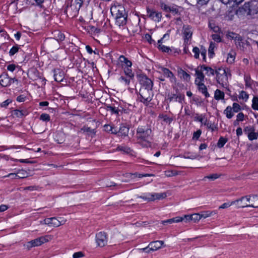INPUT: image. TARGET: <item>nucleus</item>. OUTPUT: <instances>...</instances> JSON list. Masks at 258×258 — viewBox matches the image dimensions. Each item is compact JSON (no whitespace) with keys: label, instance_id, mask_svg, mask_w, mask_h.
Instances as JSON below:
<instances>
[{"label":"nucleus","instance_id":"1","mask_svg":"<svg viewBox=\"0 0 258 258\" xmlns=\"http://www.w3.org/2000/svg\"><path fill=\"white\" fill-rule=\"evenodd\" d=\"M239 17L249 16L251 18L258 17V1L253 0L245 3L243 6L239 7L236 12Z\"/></svg>","mask_w":258,"mask_h":258},{"label":"nucleus","instance_id":"2","mask_svg":"<svg viewBox=\"0 0 258 258\" xmlns=\"http://www.w3.org/2000/svg\"><path fill=\"white\" fill-rule=\"evenodd\" d=\"M83 2V0H75L74 2L71 3L70 6L68 3L64 10L68 17L71 18L76 17L78 15Z\"/></svg>","mask_w":258,"mask_h":258},{"label":"nucleus","instance_id":"3","mask_svg":"<svg viewBox=\"0 0 258 258\" xmlns=\"http://www.w3.org/2000/svg\"><path fill=\"white\" fill-rule=\"evenodd\" d=\"M152 130L148 125H142L138 127L137 130V137L141 141L146 142L149 144V141L151 139Z\"/></svg>","mask_w":258,"mask_h":258},{"label":"nucleus","instance_id":"4","mask_svg":"<svg viewBox=\"0 0 258 258\" xmlns=\"http://www.w3.org/2000/svg\"><path fill=\"white\" fill-rule=\"evenodd\" d=\"M153 96V91L151 89H146V88L141 87L140 89L139 96L138 99L141 102L146 105L152 100Z\"/></svg>","mask_w":258,"mask_h":258},{"label":"nucleus","instance_id":"5","mask_svg":"<svg viewBox=\"0 0 258 258\" xmlns=\"http://www.w3.org/2000/svg\"><path fill=\"white\" fill-rule=\"evenodd\" d=\"M218 83L222 86H226L228 83V76L225 69L219 68L215 71Z\"/></svg>","mask_w":258,"mask_h":258},{"label":"nucleus","instance_id":"6","mask_svg":"<svg viewBox=\"0 0 258 258\" xmlns=\"http://www.w3.org/2000/svg\"><path fill=\"white\" fill-rule=\"evenodd\" d=\"M49 238H50V236L46 235L31 240L27 243L26 247L28 249H30L33 247L41 245L42 244L48 241Z\"/></svg>","mask_w":258,"mask_h":258},{"label":"nucleus","instance_id":"7","mask_svg":"<svg viewBox=\"0 0 258 258\" xmlns=\"http://www.w3.org/2000/svg\"><path fill=\"white\" fill-rule=\"evenodd\" d=\"M139 81L142 85L141 87L146 88V89H153V83L152 81L146 75H140Z\"/></svg>","mask_w":258,"mask_h":258},{"label":"nucleus","instance_id":"8","mask_svg":"<svg viewBox=\"0 0 258 258\" xmlns=\"http://www.w3.org/2000/svg\"><path fill=\"white\" fill-rule=\"evenodd\" d=\"M182 32L183 35L184 43L187 44L189 40L192 37V27L187 25H183Z\"/></svg>","mask_w":258,"mask_h":258},{"label":"nucleus","instance_id":"9","mask_svg":"<svg viewBox=\"0 0 258 258\" xmlns=\"http://www.w3.org/2000/svg\"><path fill=\"white\" fill-rule=\"evenodd\" d=\"M41 224L47 225L49 227H57L60 225L63 224L55 217L48 218L45 219L43 221H41Z\"/></svg>","mask_w":258,"mask_h":258},{"label":"nucleus","instance_id":"10","mask_svg":"<svg viewBox=\"0 0 258 258\" xmlns=\"http://www.w3.org/2000/svg\"><path fill=\"white\" fill-rule=\"evenodd\" d=\"M96 241L98 246L101 247L105 246L107 242L106 233L104 232H100L97 233L96 235Z\"/></svg>","mask_w":258,"mask_h":258},{"label":"nucleus","instance_id":"11","mask_svg":"<svg viewBox=\"0 0 258 258\" xmlns=\"http://www.w3.org/2000/svg\"><path fill=\"white\" fill-rule=\"evenodd\" d=\"M232 204L235 205L238 208L244 207L258 208V204L256 205L247 204V202L244 201V198L243 197L239 199L232 201Z\"/></svg>","mask_w":258,"mask_h":258},{"label":"nucleus","instance_id":"12","mask_svg":"<svg viewBox=\"0 0 258 258\" xmlns=\"http://www.w3.org/2000/svg\"><path fill=\"white\" fill-rule=\"evenodd\" d=\"M147 16L156 22H160L161 21L162 18V14L161 13L149 8H147Z\"/></svg>","mask_w":258,"mask_h":258},{"label":"nucleus","instance_id":"13","mask_svg":"<svg viewBox=\"0 0 258 258\" xmlns=\"http://www.w3.org/2000/svg\"><path fill=\"white\" fill-rule=\"evenodd\" d=\"M161 71L164 76L169 78L171 83H176V77L172 73V72L170 71L168 69L165 68H162Z\"/></svg>","mask_w":258,"mask_h":258},{"label":"nucleus","instance_id":"14","mask_svg":"<svg viewBox=\"0 0 258 258\" xmlns=\"http://www.w3.org/2000/svg\"><path fill=\"white\" fill-rule=\"evenodd\" d=\"M196 120L201 122L202 124L206 125L208 128L211 130L212 131H214L217 128L213 123L208 121L207 119H204L202 116L196 117Z\"/></svg>","mask_w":258,"mask_h":258},{"label":"nucleus","instance_id":"15","mask_svg":"<svg viewBox=\"0 0 258 258\" xmlns=\"http://www.w3.org/2000/svg\"><path fill=\"white\" fill-rule=\"evenodd\" d=\"M184 99V95L181 94L180 93L176 94H172V95H168V98L167 100H169L170 102H172V101H177L180 103H182V101Z\"/></svg>","mask_w":258,"mask_h":258},{"label":"nucleus","instance_id":"16","mask_svg":"<svg viewBox=\"0 0 258 258\" xmlns=\"http://www.w3.org/2000/svg\"><path fill=\"white\" fill-rule=\"evenodd\" d=\"M12 80L14 82L15 78L12 79L7 75L4 74L0 76V84L3 87L10 85Z\"/></svg>","mask_w":258,"mask_h":258},{"label":"nucleus","instance_id":"17","mask_svg":"<svg viewBox=\"0 0 258 258\" xmlns=\"http://www.w3.org/2000/svg\"><path fill=\"white\" fill-rule=\"evenodd\" d=\"M163 244L164 242L163 241L157 240L151 242L149 245L150 249L154 251L160 249Z\"/></svg>","mask_w":258,"mask_h":258},{"label":"nucleus","instance_id":"18","mask_svg":"<svg viewBox=\"0 0 258 258\" xmlns=\"http://www.w3.org/2000/svg\"><path fill=\"white\" fill-rule=\"evenodd\" d=\"M54 78L56 82H61L63 78V73L59 69H54L53 70Z\"/></svg>","mask_w":258,"mask_h":258},{"label":"nucleus","instance_id":"19","mask_svg":"<svg viewBox=\"0 0 258 258\" xmlns=\"http://www.w3.org/2000/svg\"><path fill=\"white\" fill-rule=\"evenodd\" d=\"M196 85L198 86L199 91L204 94L206 98L209 97L210 95L207 91V87L203 83L198 82Z\"/></svg>","mask_w":258,"mask_h":258},{"label":"nucleus","instance_id":"20","mask_svg":"<svg viewBox=\"0 0 258 258\" xmlns=\"http://www.w3.org/2000/svg\"><path fill=\"white\" fill-rule=\"evenodd\" d=\"M202 72L203 71H201V70H196V75L197 76V78L195 80L196 84H197V83H198V82L203 83V82L204 81L205 76Z\"/></svg>","mask_w":258,"mask_h":258},{"label":"nucleus","instance_id":"21","mask_svg":"<svg viewBox=\"0 0 258 258\" xmlns=\"http://www.w3.org/2000/svg\"><path fill=\"white\" fill-rule=\"evenodd\" d=\"M200 68L201 71H206V74L208 76H214L215 73V71L213 69L205 65H202Z\"/></svg>","mask_w":258,"mask_h":258},{"label":"nucleus","instance_id":"22","mask_svg":"<svg viewBox=\"0 0 258 258\" xmlns=\"http://www.w3.org/2000/svg\"><path fill=\"white\" fill-rule=\"evenodd\" d=\"M178 74L179 75H180L181 78H182L184 80L186 81H188L190 80V75L182 69L180 68L178 70Z\"/></svg>","mask_w":258,"mask_h":258},{"label":"nucleus","instance_id":"23","mask_svg":"<svg viewBox=\"0 0 258 258\" xmlns=\"http://www.w3.org/2000/svg\"><path fill=\"white\" fill-rule=\"evenodd\" d=\"M127 16L115 17L116 24L120 26H123L126 24Z\"/></svg>","mask_w":258,"mask_h":258},{"label":"nucleus","instance_id":"24","mask_svg":"<svg viewBox=\"0 0 258 258\" xmlns=\"http://www.w3.org/2000/svg\"><path fill=\"white\" fill-rule=\"evenodd\" d=\"M128 131L129 128L126 126H120L119 131H118V136L121 137H126L128 135Z\"/></svg>","mask_w":258,"mask_h":258},{"label":"nucleus","instance_id":"25","mask_svg":"<svg viewBox=\"0 0 258 258\" xmlns=\"http://www.w3.org/2000/svg\"><path fill=\"white\" fill-rule=\"evenodd\" d=\"M224 113L226 115V117L230 119L231 118L233 115L234 113L232 111V108L231 106H227L224 111Z\"/></svg>","mask_w":258,"mask_h":258},{"label":"nucleus","instance_id":"26","mask_svg":"<svg viewBox=\"0 0 258 258\" xmlns=\"http://www.w3.org/2000/svg\"><path fill=\"white\" fill-rule=\"evenodd\" d=\"M214 98L217 100L223 99L224 98V92L219 89H217L215 92Z\"/></svg>","mask_w":258,"mask_h":258},{"label":"nucleus","instance_id":"27","mask_svg":"<svg viewBox=\"0 0 258 258\" xmlns=\"http://www.w3.org/2000/svg\"><path fill=\"white\" fill-rule=\"evenodd\" d=\"M217 214V210H214V211H207L203 212L202 213V217H203V218H206L209 217H211L212 216L215 215Z\"/></svg>","mask_w":258,"mask_h":258},{"label":"nucleus","instance_id":"28","mask_svg":"<svg viewBox=\"0 0 258 258\" xmlns=\"http://www.w3.org/2000/svg\"><path fill=\"white\" fill-rule=\"evenodd\" d=\"M209 27L214 32L217 33L220 31V28L217 26L213 20H211L209 22Z\"/></svg>","mask_w":258,"mask_h":258},{"label":"nucleus","instance_id":"29","mask_svg":"<svg viewBox=\"0 0 258 258\" xmlns=\"http://www.w3.org/2000/svg\"><path fill=\"white\" fill-rule=\"evenodd\" d=\"M81 131L87 133L88 135L91 136L92 137L95 134V132L94 129H92L90 127L88 126H84L81 128Z\"/></svg>","mask_w":258,"mask_h":258},{"label":"nucleus","instance_id":"30","mask_svg":"<svg viewBox=\"0 0 258 258\" xmlns=\"http://www.w3.org/2000/svg\"><path fill=\"white\" fill-rule=\"evenodd\" d=\"M119 59L121 62H124L127 67H131L132 65V62L123 55H120L119 57Z\"/></svg>","mask_w":258,"mask_h":258},{"label":"nucleus","instance_id":"31","mask_svg":"<svg viewBox=\"0 0 258 258\" xmlns=\"http://www.w3.org/2000/svg\"><path fill=\"white\" fill-rule=\"evenodd\" d=\"M235 58V53L234 52H231L228 54L227 58V62L229 63H232Z\"/></svg>","mask_w":258,"mask_h":258},{"label":"nucleus","instance_id":"32","mask_svg":"<svg viewBox=\"0 0 258 258\" xmlns=\"http://www.w3.org/2000/svg\"><path fill=\"white\" fill-rule=\"evenodd\" d=\"M227 141L228 140L226 138L222 137H220L217 143V147L219 148H222L227 142Z\"/></svg>","mask_w":258,"mask_h":258},{"label":"nucleus","instance_id":"33","mask_svg":"<svg viewBox=\"0 0 258 258\" xmlns=\"http://www.w3.org/2000/svg\"><path fill=\"white\" fill-rule=\"evenodd\" d=\"M216 47V44L213 42H211L209 47V54L210 57H212L214 54V49Z\"/></svg>","mask_w":258,"mask_h":258},{"label":"nucleus","instance_id":"34","mask_svg":"<svg viewBox=\"0 0 258 258\" xmlns=\"http://www.w3.org/2000/svg\"><path fill=\"white\" fill-rule=\"evenodd\" d=\"M124 72L128 78L134 79V74L132 73V71L131 69L127 67V68L124 69Z\"/></svg>","mask_w":258,"mask_h":258},{"label":"nucleus","instance_id":"35","mask_svg":"<svg viewBox=\"0 0 258 258\" xmlns=\"http://www.w3.org/2000/svg\"><path fill=\"white\" fill-rule=\"evenodd\" d=\"M119 80L121 82L123 83L125 85H128L130 83L131 81L133 79H131L129 78H128V77H124L123 76H121L119 78Z\"/></svg>","mask_w":258,"mask_h":258},{"label":"nucleus","instance_id":"36","mask_svg":"<svg viewBox=\"0 0 258 258\" xmlns=\"http://www.w3.org/2000/svg\"><path fill=\"white\" fill-rule=\"evenodd\" d=\"M150 176H151V175L149 174H140L137 172H135V173H132V179H134L136 177L140 178L143 177H147Z\"/></svg>","mask_w":258,"mask_h":258},{"label":"nucleus","instance_id":"37","mask_svg":"<svg viewBox=\"0 0 258 258\" xmlns=\"http://www.w3.org/2000/svg\"><path fill=\"white\" fill-rule=\"evenodd\" d=\"M252 108L254 110H258V97L256 96L252 99Z\"/></svg>","mask_w":258,"mask_h":258},{"label":"nucleus","instance_id":"38","mask_svg":"<svg viewBox=\"0 0 258 258\" xmlns=\"http://www.w3.org/2000/svg\"><path fill=\"white\" fill-rule=\"evenodd\" d=\"M17 173L18 174V178H24L27 177L28 176V173L24 170H20Z\"/></svg>","mask_w":258,"mask_h":258},{"label":"nucleus","instance_id":"39","mask_svg":"<svg viewBox=\"0 0 258 258\" xmlns=\"http://www.w3.org/2000/svg\"><path fill=\"white\" fill-rule=\"evenodd\" d=\"M253 131H255L254 127L249 126H246L244 128V132L247 135V136L250 135Z\"/></svg>","mask_w":258,"mask_h":258},{"label":"nucleus","instance_id":"40","mask_svg":"<svg viewBox=\"0 0 258 258\" xmlns=\"http://www.w3.org/2000/svg\"><path fill=\"white\" fill-rule=\"evenodd\" d=\"M107 110L110 111L112 113L116 114H118L119 110L115 107L108 105L107 106Z\"/></svg>","mask_w":258,"mask_h":258},{"label":"nucleus","instance_id":"41","mask_svg":"<svg viewBox=\"0 0 258 258\" xmlns=\"http://www.w3.org/2000/svg\"><path fill=\"white\" fill-rule=\"evenodd\" d=\"M121 16H127L124 10L122 8H120V9L117 10L115 17H121Z\"/></svg>","mask_w":258,"mask_h":258},{"label":"nucleus","instance_id":"42","mask_svg":"<svg viewBox=\"0 0 258 258\" xmlns=\"http://www.w3.org/2000/svg\"><path fill=\"white\" fill-rule=\"evenodd\" d=\"M117 150L118 151H123L126 153H128L131 151V149L126 146H119L117 147Z\"/></svg>","mask_w":258,"mask_h":258},{"label":"nucleus","instance_id":"43","mask_svg":"<svg viewBox=\"0 0 258 258\" xmlns=\"http://www.w3.org/2000/svg\"><path fill=\"white\" fill-rule=\"evenodd\" d=\"M258 134L256 133L255 131H253L250 135L248 136V138L250 141L256 140L257 139Z\"/></svg>","mask_w":258,"mask_h":258},{"label":"nucleus","instance_id":"44","mask_svg":"<svg viewBox=\"0 0 258 258\" xmlns=\"http://www.w3.org/2000/svg\"><path fill=\"white\" fill-rule=\"evenodd\" d=\"M191 218L192 221H194L195 222L197 221H199L202 218H203V217H202V214H194L191 215Z\"/></svg>","mask_w":258,"mask_h":258},{"label":"nucleus","instance_id":"45","mask_svg":"<svg viewBox=\"0 0 258 258\" xmlns=\"http://www.w3.org/2000/svg\"><path fill=\"white\" fill-rule=\"evenodd\" d=\"M158 48L161 49L163 52H169V51H171V49L166 46L162 45L161 44L158 45Z\"/></svg>","mask_w":258,"mask_h":258},{"label":"nucleus","instance_id":"46","mask_svg":"<svg viewBox=\"0 0 258 258\" xmlns=\"http://www.w3.org/2000/svg\"><path fill=\"white\" fill-rule=\"evenodd\" d=\"M19 50V47L18 45L14 46L10 50L9 54L11 56L14 55L18 52Z\"/></svg>","mask_w":258,"mask_h":258},{"label":"nucleus","instance_id":"47","mask_svg":"<svg viewBox=\"0 0 258 258\" xmlns=\"http://www.w3.org/2000/svg\"><path fill=\"white\" fill-rule=\"evenodd\" d=\"M40 118L43 121H48L50 120V116L48 114L43 113L40 115Z\"/></svg>","mask_w":258,"mask_h":258},{"label":"nucleus","instance_id":"48","mask_svg":"<svg viewBox=\"0 0 258 258\" xmlns=\"http://www.w3.org/2000/svg\"><path fill=\"white\" fill-rule=\"evenodd\" d=\"M233 112H238L241 110L240 106L237 103H234L232 107Z\"/></svg>","mask_w":258,"mask_h":258},{"label":"nucleus","instance_id":"49","mask_svg":"<svg viewBox=\"0 0 258 258\" xmlns=\"http://www.w3.org/2000/svg\"><path fill=\"white\" fill-rule=\"evenodd\" d=\"M220 177V175L217 174H211V175H209L208 176H206L204 177V179L205 178H208L209 179H211L212 180H214L216 179H217L218 178H219Z\"/></svg>","mask_w":258,"mask_h":258},{"label":"nucleus","instance_id":"50","mask_svg":"<svg viewBox=\"0 0 258 258\" xmlns=\"http://www.w3.org/2000/svg\"><path fill=\"white\" fill-rule=\"evenodd\" d=\"M239 98L242 99H247L248 98V95L244 91H241L239 94Z\"/></svg>","mask_w":258,"mask_h":258},{"label":"nucleus","instance_id":"51","mask_svg":"<svg viewBox=\"0 0 258 258\" xmlns=\"http://www.w3.org/2000/svg\"><path fill=\"white\" fill-rule=\"evenodd\" d=\"M156 196L157 200L163 199H165L167 197L166 194L165 192L156 193Z\"/></svg>","mask_w":258,"mask_h":258},{"label":"nucleus","instance_id":"52","mask_svg":"<svg viewBox=\"0 0 258 258\" xmlns=\"http://www.w3.org/2000/svg\"><path fill=\"white\" fill-rule=\"evenodd\" d=\"M212 39L217 42H220L221 41V38L219 34H215L212 35Z\"/></svg>","mask_w":258,"mask_h":258},{"label":"nucleus","instance_id":"53","mask_svg":"<svg viewBox=\"0 0 258 258\" xmlns=\"http://www.w3.org/2000/svg\"><path fill=\"white\" fill-rule=\"evenodd\" d=\"M192 51L194 53V57L196 58H198L199 57V54H200V50L199 48L197 47H194L192 49Z\"/></svg>","mask_w":258,"mask_h":258},{"label":"nucleus","instance_id":"54","mask_svg":"<svg viewBox=\"0 0 258 258\" xmlns=\"http://www.w3.org/2000/svg\"><path fill=\"white\" fill-rule=\"evenodd\" d=\"M84 256V253L82 251L75 252L73 255V258H80Z\"/></svg>","mask_w":258,"mask_h":258},{"label":"nucleus","instance_id":"55","mask_svg":"<svg viewBox=\"0 0 258 258\" xmlns=\"http://www.w3.org/2000/svg\"><path fill=\"white\" fill-rule=\"evenodd\" d=\"M170 6H167L164 3L161 4V9L166 12H169L170 10Z\"/></svg>","mask_w":258,"mask_h":258},{"label":"nucleus","instance_id":"56","mask_svg":"<svg viewBox=\"0 0 258 258\" xmlns=\"http://www.w3.org/2000/svg\"><path fill=\"white\" fill-rule=\"evenodd\" d=\"M233 204H232V202H230V203H225L224 204H223L222 205H221L219 207V209H225V208H227L228 207H229L230 206L233 205Z\"/></svg>","mask_w":258,"mask_h":258},{"label":"nucleus","instance_id":"57","mask_svg":"<svg viewBox=\"0 0 258 258\" xmlns=\"http://www.w3.org/2000/svg\"><path fill=\"white\" fill-rule=\"evenodd\" d=\"M12 102V100L11 99H7L6 100H5V101L3 102L1 104V107H7L8 105Z\"/></svg>","mask_w":258,"mask_h":258},{"label":"nucleus","instance_id":"58","mask_svg":"<svg viewBox=\"0 0 258 258\" xmlns=\"http://www.w3.org/2000/svg\"><path fill=\"white\" fill-rule=\"evenodd\" d=\"M201 133H202V132L200 130H199L197 132H194V135H193V139H196L198 140L200 138V137L201 135Z\"/></svg>","mask_w":258,"mask_h":258},{"label":"nucleus","instance_id":"59","mask_svg":"<svg viewBox=\"0 0 258 258\" xmlns=\"http://www.w3.org/2000/svg\"><path fill=\"white\" fill-rule=\"evenodd\" d=\"M145 39L148 41V42L151 44L153 42H154V41L152 39V37L149 34H146L145 35Z\"/></svg>","mask_w":258,"mask_h":258},{"label":"nucleus","instance_id":"60","mask_svg":"<svg viewBox=\"0 0 258 258\" xmlns=\"http://www.w3.org/2000/svg\"><path fill=\"white\" fill-rule=\"evenodd\" d=\"M15 114L19 117H22V116L25 115V113L23 112V111L19 110H15L14 111Z\"/></svg>","mask_w":258,"mask_h":258},{"label":"nucleus","instance_id":"61","mask_svg":"<svg viewBox=\"0 0 258 258\" xmlns=\"http://www.w3.org/2000/svg\"><path fill=\"white\" fill-rule=\"evenodd\" d=\"M244 115L242 112L239 113L236 116V119L240 121H242L244 120Z\"/></svg>","mask_w":258,"mask_h":258},{"label":"nucleus","instance_id":"62","mask_svg":"<svg viewBox=\"0 0 258 258\" xmlns=\"http://www.w3.org/2000/svg\"><path fill=\"white\" fill-rule=\"evenodd\" d=\"M251 202L254 203L253 205H256L258 204V196L257 195H252Z\"/></svg>","mask_w":258,"mask_h":258},{"label":"nucleus","instance_id":"63","mask_svg":"<svg viewBox=\"0 0 258 258\" xmlns=\"http://www.w3.org/2000/svg\"><path fill=\"white\" fill-rule=\"evenodd\" d=\"M65 38L64 35L60 32H57V39L59 41H62Z\"/></svg>","mask_w":258,"mask_h":258},{"label":"nucleus","instance_id":"64","mask_svg":"<svg viewBox=\"0 0 258 258\" xmlns=\"http://www.w3.org/2000/svg\"><path fill=\"white\" fill-rule=\"evenodd\" d=\"M169 12L176 14L178 13V9L176 7L174 6L170 7V10Z\"/></svg>","mask_w":258,"mask_h":258}]
</instances>
